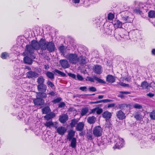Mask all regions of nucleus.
Listing matches in <instances>:
<instances>
[{
  "label": "nucleus",
  "mask_w": 155,
  "mask_h": 155,
  "mask_svg": "<svg viewBox=\"0 0 155 155\" xmlns=\"http://www.w3.org/2000/svg\"><path fill=\"white\" fill-rule=\"evenodd\" d=\"M47 42L45 38H42L39 41V49L40 50V54L42 55L44 54L43 51L46 50V47Z\"/></svg>",
  "instance_id": "obj_1"
},
{
  "label": "nucleus",
  "mask_w": 155,
  "mask_h": 155,
  "mask_svg": "<svg viewBox=\"0 0 155 155\" xmlns=\"http://www.w3.org/2000/svg\"><path fill=\"white\" fill-rule=\"evenodd\" d=\"M67 58L72 64H75L79 61L78 58L75 54H70L67 56Z\"/></svg>",
  "instance_id": "obj_2"
},
{
  "label": "nucleus",
  "mask_w": 155,
  "mask_h": 155,
  "mask_svg": "<svg viewBox=\"0 0 155 155\" xmlns=\"http://www.w3.org/2000/svg\"><path fill=\"white\" fill-rule=\"evenodd\" d=\"M35 50L33 47L30 45H27L26 46L25 51L23 54L25 56L31 55L34 53Z\"/></svg>",
  "instance_id": "obj_3"
},
{
  "label": "nucleus",
  "mask_w": 155,
  "mask_h": 155,
  "mask_svg": "<svg viewBox=\"0 0 155 155\" xmlns=\"http://www.w3.org/2000/svg\"><path fill=\"white\" fill-rule=\"evenodd\" d=\"M102 131V129L101 126H98L94 127L93 132L95 137H99L101 136Z\"/></svg>",
  "instance_id": "obj_4"
},
{
  "label": "nucleus",
  "mask_w": 155,
  "mask_h": 155,
  "mask_svg": "<svg viewBox=\"0 0 155 155\" xmlns=\"http://www.w3.org/2000/svg\"><path fill=\"white\" fill-rule=\"evenodd\" d=\"M116 143L113 148L115 149L116 148L120 149L122 148L124 145V141L123 139L118 138L116 141Z\"/></svg>",
  "instance_id": "obj_5"
},
{
  "label": "nucleus",
  "mask_w": 155,
  "mask_h": 155,
  "mask_svg": "<svg viewBox=\"0 0 155 155\" xmlns=\"http://www.w3.org/2000/svg\"><path fill=\"white\" fill-rule=\"evenodd\" d=\"M94 79L97 81L99 83H106V82L104 81L95 76H94L93 78L89 77H87L85 80L87 81H90L92 82H94Z\"/></svg>",
  "instance_id": "obj_6"
},
{
  "label": "nucleus",
  "mask_w": 155,
  "mask_h": 155,
  "mask_svg": "<svg viewBox=\"0 0 155 155\" xmlns=\"http://www.w3.org/2000/svg\"><path fill=\"white\" fill-rule=\"evenodd\" d=\"M55 49V47L54 43L52 41L47 42L46 50L47 49L49 52H52L54 51Z\"/></svg>",
  "instance_id": "obj_7"
},
{
  "label": "nucleus",
  "mask_w": 155,
  "mask_h": 155,
  "mask_svg": "<svg viewBox=\"0 0 155 155\" xmlns=\"http://www.w3.org/2000/svg\"><path fill=\"white\" fill-rule=\"evenodd\" d=\"M27 77L28 78L35 79L39 75L37 73L32 71H29L26 73Z\"/></svg>",
  "instance_id": "obj_8"
},
{
  "label": "nucleus",
  "mask_w": 155,
  "mask_h": 155,
  "mask_svg": "<svg viewBox=\"0 0 155 155\" xmlns=\"http://www.w3.org/2000/svg\"><path fill=\"white\" fill-rule=\"evenodd\" d=\"M59 63L62 68L65 69L70 67L68 61L65 59H61L60 60Z\"/></svg>",
  "instance_id": "obj_9"
},
{
  "label": "nucleus",
  "mask_w": 155,
  "mask_h": 155,
  "mask_svg": "<svg viewBox=\"0 0 155 155\" xmlns=\"http://www.w3.org/2000/svg\"><path fill=\"white\" fill-rule=\"evenodd\" d=\"M67 130L65 127L60 126L57 128L56 131L58 134L61 135H63L66 133Z\"/></svg>",
  "instance_id": "obj_10"
},
{
  "label": "nucleus",
  "mask_w": 155,
  "mask_h": 155,
  "mask_svg": "<svg viewBox=\"0 0 155 155\" xmlns=\"http://www.w3.org/2000/svg\"><path fill=\"white\" fill-rule=\"evenodd\" d=\"M33 102L35 105H41L44 103V100L42 98L36 97L33 100Z\"/></svg>",
  "instance_id": "obj_11"
},
{
  "label": "nucleus",
  "mask_w": 155,
  "mask_h": 155,
  "mask_svg": "<svg viewBox=\"0 0 155 155\" xmlns=\"http://www.w3.org/2000/svg\"><path fill=\"white\" fill-rule=\"evenodd\" d=\"M94 72L97 74H100L102 72V67L101 66L96 65L93 68Z\"/></svg>",
  "instance_id": "obj_12"
},
{
  "label": "nucleus",
  "mask_w": 155,
  "mask_h": 155,
  "mask_svg": "<svg viewBox=\"0 0 155 155\" xmlns=\"http://www.w3.org/2000/svg\"><path fill=\"white\" fill-rule=\"evenodd\" d=\"M37 89L39 92H45L47 89V86L44 84H38L37 85Z\"/></svg>",
  "instance_id": "obj_13"
},
{
  "label": "nucleus",
  "mask_w": 155,
  "mask_h": 155,
  "mask_svg": "<svg viewBox=\"0 0 155 155\" xmlns=\"http://www.w3.org/2000/svg\"><path fill=\"white\" fill-rule=\"evenodd\" d=\"M116 116L119 120H123L126 117L125 114L121 110L117 111L116 112Z\"/></svg>",
  "instance_id": "obj_14"
},
{
  "label": "nucleus",
  "mask_w": 155,
  "mask_h": 155,
  "mask_svg": "<svg viewBox=\"0 0 155 155\" xmlns=\"http://www.w3.org/2000/svg\"><path fill=\"white\" fill-rule=\"evenodd\" d=\"M112 116L111 113L107 111L104 112L102 114V117L106 120H110Z\"/></svg>",
  "instance_id": "obj_15"
},
{
  "label": "nucleus",
  "mask_w": 155,
  "mask_h": 155,
  "mask_svg": "<svg viewBox=\"0 0 155 155\" xmlns=\"http://www.w3.org/2000/svg\"><path fill=\"white\" fill-rule=\"evenodd\" d=\"M31 45L32 46L35 50H38L39 49V41L33 40L31 41Z\"/></svg>",
  "instance_id": "obj_16"
},
{
  "label": "nucleus",
  "mask_w": 155,
  "mask_h": 155,
  "mask_svg": "<svg viewBox=\"0 0 155 155\" xmlns=\"http://www.w3.org/2000/svg\"><path fill=\"white\" fill-rule=\"evenodd\" d=\"M68 116L66 114H64L61 116H60L59 118V120L62 123H64L68 119Z\"/></svg>",
  "instance_id": "obj_17"
},
{
  "label": "nucleus",
  "mask_w": 155,
  "mask_h": 155,
  "mask_svg": "<svg viewBox=\"0 0 155 155\" xmlns=\"http://www.w3.org/2000/svg\"><path fill=\"white\" fill-rule=\"evenodd\" d=\"M84 126V124L83 122H79L77 125L76 130L78 131H82L83 130Z\"/></svg>",
  "instance_id": "obj_18"
},
{
  "label": "nucleus",
  "mask_w": 155,
  "mask_h": 155,
  "mask_svg": "<svg viewBox=\"0 0 155 155\" xmlns=\"http://www.w3.org/2000/svg\"><path fill=\"white\" fill-rule=\"evenodd\" d=\"M113 24L116 28H122V23L119 20H115L113 21Z\"/></svg>",
  "instance_id": "obj_19"
},
{
  "label": "nucleus",
  "mask_w": 155,
  "mask_h": 155,
  "mask_svg": "<svg viewBox=\"0 0 155 155\" xmlns=\"http://www.w3.org/2000/svg\"><path fill=\"white\" fill-rule=\"evenodd\" d=\"M55 116V114L54 113L51 112L49 114H46V115L44 117L46 120H48L54 117Z\"/></svg>",
  "instance_id": "obj_20"
},
{
  "label": "nucleus",
  "mask_w": 155,
  "mask_h": 155,
  "mask_svg": "<svg viewBox=\"0 0 155 155\" xmlns=\"http://www.w3.org/2000/svg\"><path fill=\"white\" fill-rule=\"evenodd\" d=\"M36 97L43 99L47 97V94L45 92H39L36 93Z\"/></svg>",
  "instance_id": "obj_21"
},
{
  "label": "nucleus",
  "mask_w": 155,
  "mask_h": 155,
  "mask_svg": "<svg viewBox=\"0 0 155 155\" xmlns=\"http://www.w3.org/2000/svg\"><path fill=\"white\" fill-rule=\"evenodd\" d=\"M115 81V78L112 75H108L106 77V81L109 83H113Z\"/></svg>",
  "instance_id": "obj_22"
},
{
  "label": "nucleus",
  "mask_w": 155,
  "mask_h": 155,
  "mask_svg": "<svg viewBox=\"0 0 155 155\" xmlns=\"http://www.w3.org/2000/svg\"><path fill=\"white\" fill-rule=\"evenodd\" d=\"M75 131L73 130H71L68 131V138L69 140H70L73 138L75 135Z\"/></svg>",
  "instance_id": "obj_23"
},
{
  "label": "nucleus",
  "mask_w": 155,
  "mask_h": 155,
  "mask_svg": "<svg viewBox=\"0 0 155 155\" xmlns=\"http://www.w3.org/2000/svg\"><path fill=\"white\" fill-rule=\"evenodd\" d=\"M122 19L125 22L130 23L133 21L132 18H130L129 16L124 15V16H122Z\"/></svg>",
  "instance_id": "obj_24"
},
{
  "label": "nucleus",
  "mask_w": 155,
  "mask_h": 155,
  "mask_svg": "<svg viewBox=\"0 0 155 155\" xmlns=\"http://www.w3.org/2000/svg\"><path fill=\"white\" fill-rule=\"evenodd\" d=\"M96 118L94 116L89 117L87 118V122L90 124H93L95 123Z\"/></svg>",
  "instance_id": "obj_25"
},
{
  "label": "nucleus",
  "mask_w": 155,
  "mask_h": 155,
  "mask_svg": "<svg viewBox=\"0 0 155 155\" xmlns=\"http://www.w3.org/2000/svg\"><path fill=\"white\" fill-rule=\"evenodd\" d=\"M41 111L43 114H47L51 112V110L49 107L46 106L42 108Z\"/></svg>",
  "instance_id": "obj_26"
},
{
  "label": "nucleus",
  "mask_w": 155,
  "mask_h": 155,
  "mask_svg": "<svg viewBox=\"0 0 155 155\" xmlns=\"http://www.w3.org/2000/svg\"><path fill=\"white\" fill-rule=\"evenodd\" d=\"M23 61L25 64H31L32 63V60L31 58L27 56L24 57Z\"/></svg>",
  "instance_id": "obj_27"
},
{
  "label": "nucleus",
  "mask_w": 155,
  "mask_h": 155,
  "mask_svg": "<svg viewBox=\"0 0 155 155\" xmlns=\"http://www.w3.org/2000/svg\"><path fill=\"white\" fill-rule=\"evenodd\" d=\"M53 72L54 73V74L56 75H57V74L56 73L58 74L59 75H60L62 77H66L67 75L66 74L64 73L57 69H55L54 70Z\"/></svg>",
  "instance_id": "obj_28"
},
{
  "label": "nucleus",
  "mask_w": 155,
  "mask_h": 155,
  "mask_svg": "<svg viewBox=\"0 0 155 155\" xmlns=\"http://www.w3.org/2000/svg\"><path fill=\"white\" fill-rule=\"evenodd\" d=\"M45 126L47 127L51 128V127L54 126V124L53 122L51 120L47 121L44 124Z\"/></svg>",
  "instance_id": "obj_29"
},
{
  "label": "nucleus",
  "mask_w": 155,
  "mask_h": 155,
  "mask_svg": "<svg viewBox=\"0 0 155 155\" xmlns=\"http://www.w3.org/2000/svg\"><path fill=\"white\" fill-rule=\"evenodd\" d=\"M45 74L46 76L51 79L52 80L54 79V74L52 72L48 71L45 73Z\"/></svg>",
  "instance_id": "obj_30"
},
{
  "label": "nucleus",
  "mask_w": 155,
  "mask_h": 155,
  "mask_svg": "<svg viewBox=\"0 0 155 155\" xmlns=\"http://www.w3.org/2000/svg\"><path fill=\"white\" fill-rule=\"evenodd\" d=\"M45 79L42 76H41L39 77L37 79V82L38 84H44Z\"/></svg>",
  "instance_id": "obj_31"
},
{
  "label": "nucleus",
  "mask_w": 155,
  "mask_h": 155,
  "mask_svg": "<svg viewBox=\"0 0 155 155\" xmlns=\"http://www.w3.org/2000/svg\"><path fill=\"white\" fill-rule=\"evenodd\" d=\"M71 140V146L72 148H74L76 147V139L75 137H73Z\"/></svg>",
  "instance_id": "obj_32"
},
{
  "label": "nucleus",
  "mask_w": 155,
  "mask_h": 155,
  "mask_svg": "<svg viewBox=\"0 0 155 155\" xmlns=\"http://www.w3.org/2000/svg\"><path fill=\"white\" fill-rule=\"evenodd\" d=\"M113 101L112 100L108 99H105L102 100H101L97 101L95 102H93L92 103L93 104H97L98 103H101V102H104V103H107L108 102H112Z\"/></svg>",
  "instance_id": "obj_33"
},
{
  "label": "nucleus",
  "mask_w": 155,
  "mask_h": 155,
  "mask_svg": "<svg viewBox=\"0 0 155 155\" xmlns=\"http://www.w3.org/2000/svg\"><path fill=\"white\" fill-rule=\"evenodd\" d=\"M78 120L76 119H74L71 120V122L70 124V125L71 127H74L75 125L77 124Z\"/></svg>",
  "instance_id": "obj_34"
},
{
  "label": "nucleus",
  "mask_w": 155,
  "mask_h": 155,
  "mask_svg": "<svg viewBox=\"0 0 155 155\" xmlns=\"http://www.w3.org/2000/svg\"><path fill=\"white\" fill-rule=\"evenodd\" d=\"M88 107L83 108L81 110V115L82 116L85 115L88 112Z\"/></svg>",
  "instance_id": "obj_35"
},
{
  "label": "nucleus",
  "mask_w": 155,
  "mask_h": 155,
  "mask_svg": "<svg viewBox=\"0 0 155 155\" xmlns=\"http://www.w3.org/2000/svg\"><path fill=\"white\" fill-rule=\"evenodd\" d=\"M148 16L150 18H155V11L151 10L149 11L148 13Z\"/></svg>",
  "instance_id": "obj_36"
},
{
  "label": "nucleus",
  "mask_w": 155,
  "mask_h": 155,
  "mask_svg": "<svg viewBox=\"0 0 155 155\" xmlns=\"http://www.w3.org/2000/svg\"><path fill=\"white\" fill-rule=\"evenodd\" d=\"M149 84L146 81H144L141 84V87L143 89H147L149 86Z\"/></svg>",
  "instance_id": "obj_37"
},
{
  "label": "nucleus",
  "mask_w": 155,
  "mask_h": 155,
  "mask_svg": "<svg viewBox=\"0 0 155 155\" xmlns=\"http://www.w3.org/2000/svg\"><path fill=\"white\" fill-rule=\"evenodd\" d=\"M79 61L81 64H85L87 63L86 60L85 58H83L82 57L78 58Z\"/></svg>",
  "instance_id": "obj_38"
},
{
  "label": "nucleus",
  "mask_w": 155,
  "mask_h": 155,
  "mask_svg": "<svg viewBox=\"0 0 155 155\" xmlns=\"http://www.w3.org/2000/svg\"><path fill=\"white\" fill-rule=\"evenodd\" d=\"M9 57V54L6 52H3L1 54V57L3 59H6Z\"/></svg>",
  "instance_id": "obj_39"
},
{
  "label": "nucleus",
  "mask_w": 155,
  "mask_h": 155,
  "mask_svg": "<svg viewBox=\"0 0 155 155\" xmlns=\"http://www.w3.org/2000/svg\"><path fill=\"white\" fill-rule=\"evenodd\" d=\"M134 117L137 120H140L142 119L141 114L139 112H137L136 113Z\"/></svg>",
  "instance_id": "obj_40"
},
{
  "label": "nucleus",
  "mask_w": 155,
  "mask_h": 155,
  "mask_svg": "<svg viewBox=\"0 0 155 155\" xmlns=\"http://www.w3.org/2000/svg\"><path fill=\"white\" fill-rule=\"evenodd\" d=\"M105 30L107 35H111L112 29H111V28L110 26H109L108 28H106Z\"/></svg>",
  "instance_id": "obj_41"
},
{
  "label": "nucleus",
  "mask_w": 155,
  "mask_h": 155,
  "mask_svg": "<svg viewBox=\"0 0 155 155\" xmlns=\"http://www.w3.org/2000/svg\"><path fill=\"white\" fill-rule=\"evenodd\" d=\"M65 49V47L63 45L60 46L58 48L59 50L62 54L64 53V50Z\"/></svg>",
  "instance_id": "obj_42"
},
{
  "label": "nucleus",
  "mask_w": 155,
  "mask_h": 155,
  "mask_svg": "<svg viewBox=\"0 0 155 155\" xmlns=\"http://www.w3.org/2000/svg\"><path fill=\"white\" fill-rule=\"evenodd\" d=\"M86 138L88 140H92V135L91 133L87 132L86 135Z\"/></svg>",
  "instance_id": "obj_43"
},
{
  "label": "nucleus",
  "mask_w": 155,
  "mask_h": 155,
  "mask_svg": "<svg viewBox=\"0 0 155 155\" xmlns=\"http://www.w3.org/2000/svg\"><path fill=\"white\" fill-rule=\"evenodd\" d=\"M47 84L52 89L55 88V86L54 84L51 81H47Z\"/></svg>",
  "instance_id": "obj_44"
},
{
  "label": "nucleus",
  "mask_w": 155,
  "mask_h": 155,
  "mask_svg": "<svg viewBox=\"0 0 155 155\" xmlns=\"http://www.w3.org/2000/svg\"><path fill=\"white\" fill-rule=\"evenodd\" d=\"M114 18V15L111 13H109L107 16V18L109 20H112Z\"/></svg>",
  "instance_id": "obj_45"
},
{
  "label": "nucleus",
  "mask_w": 155,
  "mask_h": 155,
  "mask_svg": "<svg viewBox=\"0 0 155 155\" xmlns=\"http://www.w3.org/2000/svg\"><path fill=\"white\" fill-rule=\"evenodd\" d=\"M150 116L152 119L155 120V111H153L150 113Z\"/></svg>",
  "instance_id": "obj_46"
},
{
  "label": "nucleus",
  "mask_w": 155,
  "mask_h": 155,
  "mask_svg": "<svg viewBox=\"0 0 155 155\" xmlns=\"http://www.w3.org/2000/svg\"><path fill=\"white\" fill-rule=\"evenodd\" d=\"M61 100V97H58L56 99H54L52 101V102L54 103H56L59 102Z\"/></svg>",
  "instance_id": "obj_47"
},
{
  "label": "nucleus",
  "mask_w": 155,
  "mask_h": 155,
  "mask_svg": "<svg viewBox=\"0 0 155 155\" xmlns=\"http://www.w3.org/2000/svg\"><path fill=\"white\" fill-rule=\"evenodd\" d=\"M97 109L96 110V113L98 115L100 114L103 111V109L97 107Z\"/></svg>",
  "instance_id": "obj_48"
},
{
  "label": "nucleus",
  "mask_w": 155,
  "mask_h": 155,
  "mask_svg": "<svg viewBox=\"0 0 155 155\" xmlns=\"http://www.w3.org/2000/svg\"><path fill=\"white\" fill-rule=\"evenodd\" d=\"M134 107L136 108L140 109L142 108V106L138 104H136L134 105Z\"/></svg>",
  "instance_id": "obj_49"
},
{
  "label": "nucleus",
  "mask_w": 155,
  "mask_h": 155,
  "mask_svg": "<svg viewBox=\"0 0 155 155\" xmlns=\"http://www.w3.org/2000/svg\"><path fill=\"white\" fill-rule=\"evenodd\" d=\"M77 79L80 81H82L83 80L84 78L80 74H77Z\"/></svg>",
  "instance_id": "obj_50"
},
{
  "label": "nucleus",
  "mask_w": 155,
  "mask_h": 155,
  "mask_svg": "<svg viewBox=\"0 0 155 155\" xmlns=\"http://www.w3.org/2000/svg\"><path fill=\"white\" fill-rule=\"evenodd\" d=\"M68 75L70 77L72 78L73 79H76V75L74 74H72L71 73H68Z\"/></svg>",
  "instance_id": "obj_51"
},
{
  "label": "nucleus",
  "mask_w": 155,
  "mask_h": 155,
  "mask_svg": "<svg viewBox=\"0 0 155 155\" xmlns=\"http://www.w3.org/2000/svg\"><path fill=\"white\" fill-rule=\"evenodd\" d=\"M134 12L137 14H141L142 12L139 8H136L134 9Z\"/></svg>",
  "instance_id": "obj_52"
},
{
  "label": "nucleus",
  "mask_w": 155,
  "mask_h": 155,
  "mask_svg": "<svg viewBox=\"0 0 155 155\" xmlns=\"http://www.w3.org/2000/svg\"><path fill=\"white\" fill-rule=\"evenodd\" d=\"M89 90L90 91L95 92L96 91V88L94 87H91L89 88Z\"/></svg>",
  "instance_id": "obj_53"
},
{
  "label": "nucleus",
  "mask_w": 155,
  "mask_h": 155,
  "mask_svg": "<svg viewBox=\"0 0 155 155\" xmlns=\"http://www.w3.org/2000/svg\"><path fill=\"white\" fill-rule=\"evenodd\" d=\"M114 36H116V37H118L119 38V37H120L121 38H125L126 37V35L125 34H124V35H118V36H117V33H116L115 34Z\"/></svg>",
  "instance_id": "obj_54"
},
{
  "label": "nucleus",
  "mask_w": 155,
  "mask_h": 155,
  "mask_svg": "<svg viewBox=\"0 0 155 155\" xmlns=\"http://www.w3.org/2000/svg\"><path fill=\"white\" fill-rule=\"evenodd\" d=\"M127 106V105L125 104H120L119 106V108L121 109H123L124 107Z\"/></svg>",
  "instance_id": "obj_55"
},
{
  "label": "nucleus",
  "mask_w": 155,
  "mask_h": 155,
  "mask_svg": "<svg viewBox=\"0 0 155 155\" xmlns=\"http://www.w3.org/2000/svg\"><path fill=\"white\" fill-rule=\"evenodd\" d=\"M65 106V104L64 102H60L58 104V107L60 108H62L64 107Z\"/></svg>",
  "instance_id": "obj_56"
},
{
  "label": "nucleus",
  "mask_w": 155,
  "mask_h": 155,
  "mask_svg": "<svg viewBox=\"0 0 155 155\" xmlns=\"http://www.w3.org/2000/svg\"><path fill=\"white\" fill-rule=\"evenodd\" d=\"M23 117H24V116H23V113H22L21 112L18 114V119H21Z\"/></svg>",
  "instance_id": "obj_57"
},
{
  "label": "nucleus",
  "mask_w": 155,
  "mask_h": 155,
  "mask_svg": "<svg viewBox=\"0 0 155 155\" xmlns=\"http://www.w3.org/2000/svg\"><path fill=\"white\" fill-rule=\"evenodd\" d=\"M79 89L83 91H86L87 87L86 86L81 87L79 88Z\"/></svg>",
  "instance_id": "obj_58"
},
{
  "label": "nucleus",
  "mask_w": 155,
  "mask_h": 155,
  "mask_svg": "<svg viewBox=\"0 0 155 155\" xmlns=\"http://www.w3.org/2000/svg\"><path fill=\"white\" fill-rule=\"evenodd\" d=\"M119 92L121 94H123V95L124 94H130V92L128 91H120Z\"/></svg>",
  "instance_id": "obj_59"
},
{
  "label": "nucleus",
  "mask_w": 155,
  "mask_h": 155,
  "mask_svg": "<svg viewBox=\"0 0 155 155\" xmlns=\"http://www.w3.org/2000/svg\"><path fill=\"white\" fill-rule=\"evenodd\" d=\"M146 95L150 97H152L154 96V94L150 92L149 93L147 94Z\"/></svg>",
  "instance_id": "obj_60"
},
{
  "label": "nucleus",
  "mask_w": 155,
  "mask_h": 155,
  "mask_svg": "<svg viewBox=\"0 0 155 155\" xmlns=\"http://www.w3.org/2000/svg\"><path fill=\"white\" fill-rule=\"evenodd\" d=\"M97 109V107L92 109L90 113L92 114L95 113V112H96Z\"/></svg>",
  "instance_id": "obj_61"
},
{
  "label": "nucleus",
  "mask_w": 155,
  "mask_h": 155,
  "mask_svg": "<svg viewBox=\"0 0 155 155\" xmlns=\"http://www.w3.org/2000/svg\"><path fill=\"white\" fill-rule=\"evenodd\" d=\"M115 104L114 103L109 104H108V108L113 107L115 106Z\"/></svg>",
  "instance_id": "obj_62"
},
{
  "label": "nucleus",
  "mask_w": 155,
  "mask_h": 155,
  "mask_svg": "<svg viewBox=\"0 0 155 155\" xmlns=\"http://www.w3.org/2000/svg\"><path fill=\"white\" fill-rule=\"evenodd\" d=\"M48 94L52 96H54L55 95V93L54 91H51Z\"/></svg>",
  "instance_id": "obj_63"
},
{
  "label": "nucleus",
  "mask_w": 155,
  "mask_h": 155,
  "mask_svg": "<svg viewBox=\"0 0 155 155\" xmlns=\"http://www.w3.org/2000/svg\"><path fill=\"white\" fill-rule=\"evenodd\" d=\"M121 85L124 86V87H129V85L128 84H126L125 83H121Z\"/></svg>",
  "instance_id": "obj_64"
}]
</instances>
